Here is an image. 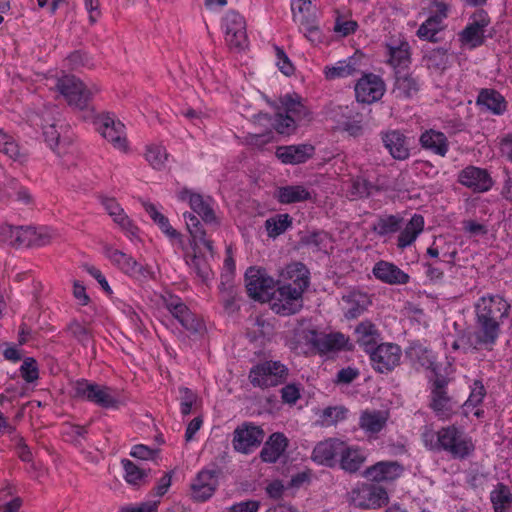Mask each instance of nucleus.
Masks as SVG:
<instances>
[{
  "label": "nucleus",
  "mask_w": 512,
  "mask_h": 512,
  "mask_svg": "<svg viewBox=\"0 0 512 512\" xmlns=\"http://www.w3.org/2000/svg\"><path fill=\"white\" fill-rule=\"evenodd\" d=\"M458 182L474 192H487L493 186V180L486 169L467 166L460 171Z\"/></svg>",
  "instance_id": "20"
},
{
  "label": "nucleus",
  "mask_w": 512,
  "mask_h": 512,
  "mask_svg": "<svg viewBox=\"0 0 512 512\" xmlns=\"http://www.w3.org/2000/svg\"><path fill=\"white\" fill-rule=\"evenodd\" d=\"M404 473V467L397 461H379L367 467L363 476L374 483H391Z\"/></svg>",
  "instance_id": "18"
},
{
  "label": "nucleus",
  "mask_w": 512,
  "mask_h": 512,
  "mask_svg": "<svg viewBox=\"0 0 512 512\" xmlns=\"http://www.w3.org/2000/svg\"><path fill=\"white\" fill-rule=\"evenodd\" d=\"M374 185L363 176H358L352 180L351 194L356 198H364L371 194Z\"/></svg>",
  "instance_id": "61"
},
{
  "label": "nucleus",
  "mask_w": 512,
  "mask_h": 512,
  "mask_svg": "<svg viewBox=\"0 0 512 512\" xmlns=\"http://www.w3.org/2000/svg\"><path fill=\"white\" fill-rule=\"evenodd\" d=\"M19 372L25 382L34 383L39 379L38 362L33 357H26L19 368Z\"/></svg>",
  "instance_id": "59"
},
{
  "label": "nucleus",
  "mask_w": 512,
  "mask_h": 512,
  "mask_svg": "<svg viewBox=\"0 0 512 512\" xmlns=\"http://www.w3.org/2000/svg\"><path fill=\"white\" fill-rule=\"evenodd\" d=\"M311 0H291V10L294 22H302L310 17Z\"/></svg>",
  "instance_id": "60"
},
{
  "label": "nucleus",
  "mask_w": 512,
  "mask_h": 512,
  "mask_svg": "<svg viewBox=\"0 0 512 512\" xmlns=\"http://www.w3.org/2000/svg\"><path fill=\"white\" fill-rule=\"evenodd\" d=\"M345 441L338 438H328L319 442L313 449L312 460L326 467H335L338 463Z\"/></svg>",
  "instance_id": "19"
},
{
  "label": "nucleus",
  "mask_w": 512,
  "mask_h": 512,
  "mask_svg": "<svg viewBox=\"0 0 512 512\" xmlns=\"http://www.w3.org/2000/svg\"><path fill=\"white\" fill-rule=\"evenodd\" d=\"M490 501L494 512H510L512 493L509 487L503 483H498L490 492Z\"/></svg>",
  "instance_id": "45"
},
{
  "label": "nucleus",
  "mask_w": 512,
  "mask_h": 512,
  "mask_svg": "<svg viewBox=\"0 0 512 512\" xmlns=\"http://www.w3.org/2000/svg\"><path fill=\"white\" fill-rule=\"evenodd\" d=\"M389 419V412L366 409L359 416V428L369 439H377Z\"/></svg>",
  "instance_id": "25"
},
{
  "label": "nucleus",
  "mask_w": 512,
  "mask_h": 512,
  "mask_svg": "<svg viewBox=\"0 0 512 512\" xmlns=\"http://www.w3.org/2000/svg\"><path fill=\"white\" fill-rule=\"evenodd\" d=\"M245 283L249 297L260 302L269 301L277 285L267 270L258 266L246 270Z\"/></svg>",
  "instance_id": "9"
},
{
  "label": "nucleus",
  "mask_w": 512,
  "mask_h": 512,
  "mask_svg": "<svg viewBox=\"0 0 512 512\" xmlns=\"http://www.w3.org/2000/svg\"><path fill=\"white\" fill-rule=\"evenodd\" d=\"M490 24V17L484 10L474 12L465 26L458 34V40L462 47L475 49L485 41L486 28Z\"/></svg>",
  "instance_id": "12"
},
{
  "label": "nucleus",
  "mask_w": 512,
  "mask_h": 512,
  "mask_svg": "<svg viewBox=\"0 0 512 512\" xmlns=\"http://www.w3.org/2000/svg\"><path fill=\"white\" fill-rule=\"evenodd\" d=\"M347 409L343 406H329L322 409L318 414V423L324 427L336 425L347 416Z\"/></svg>",
  "instance_id": "55"
},
{
  "label": "nucleus",
  "mask_w": 512,
  "mask_h": 512,
  "mask_svg": "<svg viewBox=\"0 0 512 512\" xmlns=\"http://www.w3.org/2000/svg\"><path fill=\"white\" fill-rule=\"evenodd\" d=\"M402 226V218L395 215L380 217L373 225L372 230L379 236L396 233Z\"/></svg>",
  "instance_id": "56"
},
{
  "label": "nucleus",
  "mask_w": 512,
  "mask_h": 512,
  "mask_svg": "<svg viewBox=\"0 0 512 512\" xmlns=\"http://www.w3.org/2000/svg\"><path fill=\"white\" fill-rule=\"evenodd\" d=\"M304 294L300 290L277 282L271 301L272 310L278 315L289 316L298 313L303 308Z\"/></svg>",
  "instance_id": "10"
},
{
  "label": "nucleus",
  "mask_w": 512,
  "mask_h": 512,
  "mask_svg": "<svg viewBox=\"0 0 512 512\" xmlns=\"http://www.w3.org/2000/svg\"><path fill=\"white\" fill-rule=\"evenodd\" d=\"M217 477L214 471L203 470L194 479V501H206L215 492Z\"/></svg>",
  "instance_id": "39"
},
{
  "label": "nucleus",
  "mask_w": 512,
  "mask_h": 512,
  "mask_svg": "<svg viewBox=\"0 0 512 512\" xmlns=\"http://www.w3.org/2000/svg\"><path fill=\"white\" fill-rule=\"evenodd\" d=\"M387 63L395 74L403 73L411 64V47L405 39L391 40L386 44Z\"/></svg>",
  "instance_id": "21"
},
{
  "label": "nucleus",
  "mask_w": 512,
  "mask_h": 512,
  "mask_svg": "<svg viewBox=\"0 0 512 512\" xmlns=\"http://www.w3.org/2000/svg\"><path fill=\"white\" fill-rule=\"evenodd\" d=\"M411 168L417 175H423L427 178H434L439 174V169L428 160L417 159L413 161Z\"/></svg>",
  "instance_id": "62"
},
{
  "label": "nucleus",
  "mask_w": 512,
  "mask_h": 512,
  "mask_svg": "<svg viewBox=\"0 0 512 512\" xmlns=\"http://www.w3.org/2000/svg\"><path fill=\"white\" fill-rule=\"evenodd\" d=\"M55 87L69 106L81 111L90 110V102L99 92L96 85L87 86L82 80L71 74H64L57 78Z\"/></svg>",
  "instance_id": "5"
},
{
  "label": "nucleus",
  "mask_w": 512,
  "mask_h": 512,
  "mask_svg": "<svg viewBox=\"0 0 512 512\" xmlns=\"http://www.w3.org/2000/svg\"><path fill=\"white\" fill-rule=\"evenodd\" d=\"M445 28L444 20L430 15L418 28L417 36L421 40L436 41V35Z\"/></svg>",
  "instance_id": "50"
},
{
  "label": "nucleus",
  "mask_w": 512,
  "mask_h": 512,
  "mask_svg": "<svg viewBox=\"0 0 512 512\" xmlns=\"http://www.w3.org/2000/svg\"><path fill=\"white\" fill-rule=\"evenodd\" d=\"M402 350L394 343H381L369 353L373 369L379 373H388L400 364Z\"/></svg>",
  "instance_id": "15"
},
{
  "label": "nucleus",
  "mask_w": 512,
  "mask_h": 512,
  "mask_svg": "<svg viewBox=\"0 0 512 512\" xmlns=\"http://www.w3.org/2000/svg\"><path fill=\"white\" fill-rule=\"evenodd\" d=\"M265 229L268 237L275 239L292 226V218L289 214H276L265 221Z\"/></svg>",
  "instance_id": "49"
},
{
  "label": "nucleus",
  "mask_w": 512,
  "mask_h": 512,
  "mask_svg": "<svg viewBox=\"0 0 512 512\" xmlns=\"http://www.w3.org/2000/svg\"><path fill=\"white\" fill-rule=\"evenodd\" d=\"M145 212L149 215L152 221L159 227V229L168 237L171 241L177 243L180 248L184 249V242L181 233L174 229L169 222V219L161 213L156 205L153 203L146 202L143 204Z\"/></svg>",
  "instance_id": "33"
},
{
  "label": "nucleus",
  "mask_w": 512,
  "mask_h": 512,
  "mask_svg": "<svg viewBox=\"0 0 512 512\" xmlns=\"http://www.w3.org/2000/svg\"><path fill=\"white\" fill-rule=\"evenodd\" d=\"M0 152L13 161L22 162L26 158L16 139L2 128H0Z\"/></svg>",
  "instance_id": "47"
},
{
  "label": "nucleus",
  "mask_w": 512,
  "mask_h": 512,
  "mask_svg": "<svg viewBox=\"0 0 512 512\" xmlns=\"http://www.w3.org/2000/svg\"><path fill=\"white\" fill-rule=\"evenodd\" d=\"M104 255L122 273L131 278L141 280L150 275V271L147 267L138 263L131 255L111 245L104 246Z\"/></svg>",
  "instance_id": "14"
},
{
  "label": "nucleus",
  "mask_w": 512,
  "mask_h": 512,
  "mask_svg": "<svg viewBox=\"0 0 512 512\" xmlns=\"http://www.w3.org/2000/svg\"><path fill=\"white\" fill-rule=\"evenodd\" d=\"M288 376V368L280 361H265L254 366L249 380L255 387L269 388L282 384Z\"/></svg>",
  "instance_id": "11"
},
{
  "label": "nucleus",
  "mask_w": 512,
  "mask_h": 512,
  "mask_svg": "<svg viewBox=\"0 0 512 512\" xmlns=\"http://www.w3.org/2000/svg\"><path fill=\"white\" fill-rule=\"evenodd\" d=\"M486 395V389L480 380H475L470 386V394L468 399L463 404V414L468 417L473 415L480 418L484 415V410L481 408L483 399Z\"/></svg>",
  "instance_id": "38"
},
{
  "label": "nucleus",
  "mask_w": 512,
  "mask_h": 512,
  "mask_svg": "<svg viewBox=\"0 0 512 512\" xmlns=\"http://www.w3.org/2000/svg\"><path fill=\"white\" fill-rule=\"evenodd\" d=\"M167 308L184 329L192 328V313L180 298L171 297L167 302Z\"/></svg>",
  "instance_id": "46"
},
{
  "label": "nucleus",
  "mask_w": 512,
  "mask_h": 512,
  "mask_svg": "<svg viewBox=\"0 0 512 512\" xmlns=\"http://www.w3.org/2000/svg\"><path fill=\"white\" fill-rule=\"evenodd\" d=\"M367 459L366 452L355 445H348L344 442L338 464L340 468L348 473H356L363 466Z\"/></svg>",
  "instance_id": "29"
},
{
  "label": "nucleus",
  "mask_w": 512,
  "mask_h": 512,
  "mask_svg": "<svg viewBox=\"0 0 512 512\" xmlns=\"http://www.w3.org/2000/svg\"><path fill=\"white\" fill-rule=\"evenodd\" d=\"M93 124L101 136L120 151L128 150L125 125L113 113L102 112L93 115Z\"/></svg>",
  "instance_id": "8"
},
{
  "label": "nucleus",
  "mask_w": 512,
  "mask_h": 512,
  "mask_svg": "<svg viewBox=\"0 0 512 512\" xmlns=\"http://www.w3.org/2000/svg\"><path fill=\"white\" fill-rule=\"evenodd\" d=\"M352 501L357 507L376 509L388 502V493L383 487L363 484L352 490Z\"/></svg>",
  "instance_id": "17"
},
{
  "label": "nucleus",
  "mask_w": 512,
  "mask_h": 512,
  "mask_svg": "<svg viewBox=\"0 0 512 512\" xmlns=\"http://www.w3.org/2000/svg\"><path fill=\"white\" fill-rule=\"evenodd\" d=\"M173 471L165 472L164 475L157 481L155 487L149 493L148 501H157V506L161 502V498L168 492L172 484Z\"/></svg>",
  "instance_id": "58"
},
{
  "label": "nucleus",
  "mask_w": 512,
  "mask_h": 512,
  "mask_svg": "<svg viewBox=\"0 0 512 512\" xmlns=\"http://www.w3.org/2000/svg\"><path fill=\"white\" fill-rule=\"evenodd\" d=\"M424 218L420 214H414L405 227L400 231L397 239V246L404 249L414 243L424 229Z\"/></svg>",
  "instance_id": "40"
},
{
  "label": "nucleus",
  "mask_w": 512,
  "mask_h": 512,
  "mask_svg": "<svg viewBox=\"0 0 512 512\" xmlns=\"http://www.w3.org/2000/svg\"><path fill=\"white\" fill-rule=\"evenodd\" d=\"M220 29L230 50L240 52L248 47L247 22L237 10L229 9L222 15Z\"/></svg>",
  "instance_id": "7"
},
{
  "label": "nucleus",
  "mask_w": 512,
  "mask_h": 512,
  "mask_svg": "<svg viewBox=\"0 0 512 512\" xmlns=\"http://www.w3.org/2000/svg\"><path fill=\"white\" fill-rule=\"evenodd\" d=\"M121 464L124 469L123 477L128 484L140 486L146 482L149 470L139 467L129 459H122Z\"/></svg>",
  "instance_id": "51"
},
{
  "label": "nucleus",
  "mask_w": 512,
  "mask_h": 512,
  "mask_svg": "<svg viewBox=\"0 0 512 512\" xmlns=\"http://www.w3.org/2000/svg\"><path fill=\"white\" fill-rule=\"evenodd\" d=\"M275 55L276 65L278 66L279 70L287 76L293 74L294 66L291 63L290 59L288 58L287 54L284 52V50L276 46Z\"/></svg>",
  "instance_id": "64"
},
{
  "label": "nucleus",
  "mask_w": 512,
  "mask_h": 512,
  "mask_svg": "<svg viewBox=\"0 0 512 512\" xmlns=\"http://www.w3.org/2000/svg\"><path fill=\"white\" fill-rule=\"evenodd\" d=\"M100 202L107 213L113 218V221L117 220L123 214H125L123 208L113 197L100 196Z\"/></svg>",
  "instance_id": "63"
},
{
  "label": "nucleus",
  "mask_w": 512,
  "mask_h": 512,
  "mask_svg": "<svg viewBox=\"0 0 512 512\" xmlns=\"http://www.w3.org/2000/svg\"><path fill=\"white\" fill-rule=\"evenodd\" d=\"M431 408L441 419H449L452 414L451 399L447 391L431 392Z\"/></svg>",
  "instance_id": "54"
},
{
  "label": "nucleus",
  "mask_w": 512,
  "mask_h": 512,
  "mask_svg": "<svg viewBox=\"0 0 512 512\" xmlns=\"http://www.w3.org/2000/svg\"><path fill=\"white\" fill-rule=\"evenodd\" d=\"M88 432L89 424L79 425L71 422L62 423L60 430L62 439L76 448L82 447L83 441L87 439Z\"/></svg>",
  "instance_id": "42"
},
{
  "label": "nucleus",
  "mask_w": 512,
  "mask_h": 512,
  "mask_svg": "<svg viewBox=\"0 0 512 512\" xmlns=\"http://www.w3.org/2000/svg\"><path fill=\"white\" fill-rule=\"evenodd\" d=\"M168 157L166 148L161 144H150L146 147L145 159L156 170L166 168Z\"/></svg>",
  "instance_id": "53"
},
{
  "label": "nucleus",
  "mask_w": 512,
  "mask_h": 512,
  "mask_svg": "<svg viewBox=\"0 0 512 512\" xmlns=\"http://www.w3.org/2000/svg\"><path fill=\"white\" fill-rule=\"evenodd\" d=\"M343 120H338V129L347 132L350 136L359 137L363 133V117L359 113H353L347 107L342 113Z\"/></svg>",
  "instance_id": "48"
},
{
  "label": "nucleus",
  "mask_w": 512,
  "mask_h": 512,
  "mask_svg": "<svg viewBox=\"0 0 512 512\" xmlns=\"http://www.w3.org/2000/svg\"><path fill=\"white\" fill-rule=\"evenodd\" d=\"M384 147L395 160L403 161L410 157L407 137L399 130H388L381 133Z\"/></svg>",
  "instance_id": "26"
},
{
  "label": "nucleus",
  "mask_w": 512,
  "mask_h": 512,
  "mask_svg": "<svg viewBox=\"0 0 512 512\" xmlns=\"http://www.w3.org/2000/svg\"><path fill=\"white\" fill-rule=\"evenodd\" d=\"M419 144L424 150L431 151L435 155L445 157L449 151L447 136L435 129H426L420 134Z\"/></svg>",
  "instance_id": "30"
},
{
  "label": "nucleus",
  "mask_w": 512,
  "mask_h": 512,
  "mask_svg": "<svg viewBox=\"0 0 512 512\" xmlns=\"http://www.w3.org/2000/svg\"><path fill=\"white\" fill-rule=\"evenodd\" d=\"M279 283L306 292L310 286V271L301 262L287 264L279 274Z\"/></svg>",
  "instance_id": "22"
},
{
  "label": "nucleus",
  "mask_w": 512,
  "mask_h": 512,
  "mask_svg": "<svg viewBox=\"0 0 512 512\" xmlns=\"http://www.w3.org/2000/svg\"><path fill=\"white\" fill-rule=\"evenodd\" d=\"M342 300L346 304L345 317L347 319L359 317L371 305L369 294L356 289L343 295Z\"/></svg>",
  "instance_id": "32"
},
{
  "label": "nucleus",
  "mask_w": 512,
  "mask_h": 512,
  "mask_svg": "<svg viewBox=\"0 0 512 512\" xmlns=\"http://www.w3.org/2000/svg\"><path fill=\"white\" fill-rule=\"evenodd\" d=\"M72 392L74 398L90 402L104 409H118L121 404L113 388L84 378L73 382Z\"/></svg>",
  "instance_id": "6"
},
{
  "label": "nucleus",
  "mask_w": 512,
  "mask_h": 512,
  "mask_svg": "<svg viewBox=\"0 0 512 512\" xmlns=\"http://www.w3.org/2000/svg\"><path fill=\"white\" fill-rule=\"evenodd\" d=\"M419 90V82L409 73L395 74L393 93L397 98H411Z\"/></svg>",
  "instance_id": "44"
},
{
  "label": "nucleus",
  "mask_w": 512,
  "mask_h": 512,
  "mask_svg": "<svg viewBox=\"0 0 512 512\" xmlns=\"http://www.w3.org/2000/svg\"><path fill=\"white\" fill-rule=\"evenodd\" d=\"M474 308L477 330L469 335V344L475 350H491L499 338L501 325L509 316L510 304L499 294H486L476 301Z\"/></svg>",
  "instance_id": "1"
},
{
  "label": "nucleus",
  "mask_w": 512,
  "mask_h": 512,
  "mask_svg": "<svg viewBox=\"0 0 512 512\" xmlns=\"http://www.w3.org/2000/svg\"><path fill=\"white\" fill-rule=\"evenodd\" d=\"M15 247H40L50 242V235L44 229L30 226H17Z\"/></svg>",
  "instance_id": "28"
},
{
  "label": "nucleus",
  "mask_w": 512,
  "mask_h": 512,
  "mask_svg": "<svg viewBox=\"0 0 512 512\" xmlns=\"http://www.w3.org/2000/svg\"><path fill=\"white\" fill-rule=\"evenodd\" d=\"M276 198L281 204H292L309 200L311 193L303 185H287L277 189Z\"/></svg>",
  "instance_id": "41"
},
{
  "label": "nucleus",
  "mask_w": 512,
  "mask_h": 512,
  "mask_svg": "<svg viewBox=\"0 0 512 512\" xmlns=\"http://www.w3.org/2000/svg\"><path fill=\"white\" fill-rule=\"evenodd\" d=\"M217 204L210 196L194 193V213L207 225L218 226L220 221L216 215Z\"/></svg>",
  "instance_id": "37"
},
{
  "label": "nucleus",
  "mask_w": 512,
  "mask_h": 512,
  "mask_svg": "<svg viewBox=\"0 0 512 512\" xmlns=\"http://www.w3.org/2000/svg\"><path fill=\"white\" fill-rule=\"evenodd\" d=\"M372 274L378 281L388 285H405L410 281L408 273L386 260L377 261L372 268Z\"/></svg>",
  "instance_id": "23"
},
{
  "label": "nucleus",
  "mask_w": 512,
  "mask_h": 512,
  "mask_svg": "<svg viewBox=\"0 0 512 512\" xmlns=\"http://www.w3.org/2000/svg\"><path fill=\"white\" fill-rule=\"evenodd\" d=\"M315 147L312 144L301 143L279 146L275 155L285 165H298L307 162L313 157Z\"/></svg>",
  "instance_id": "24"
},
{
  "label": "nucleus",
  "mask_w": 512,
  "mask_h": 512,
  "mask_svg": "<svg viewBox=\"0 0 512 512\" xmlns=\"http://www.w3.org/2000/svg\"><path fill=\"white\" fill-rule=\"evenodd\" d=\"M202 247L212 257V242L205 238V232L201 230L199 224L194 223V272H196L204 281H207L210 278L211 270L208 267L206 260L201 261L196 255V250L201 252Z\"/></svg>",
  "instance_id": "27"
},
{
  "label": "nucleus",
  "mask_w": 512,
  "mask_h": 512,
  "mask_svg": "<svg viewBox=\"0 0 512 512\" xmlns=\"http://www.w3.org/2000/svg\"><path fill=\"white\" fill-rule=\"evenodd\" d=\"M288 446L287 437L280 432L269 436L260 452V458L266 463H275L284 454Z\"/></svg>",
  "instance_id": "34"
},
{
  "label": "nucleus",
  "mask_w": 512,
  "mask_h": 512,
  "mask_svg": "<svg viewBox=\"0 0 512 512\" xmlns=\"http://www.w3.org/2000/svg\"><path fill=\"white\" fill-rule=\"evenodd\" d=\"M477 105L484 107L493 115L501 116L508 110L505 97L495 89L484 88L477 97Z\"/></svg>",
  "instance_id": "36"
},
{
  "label": "nucleus",
  "mask_w": 512,
  "mask_h": 512,
  "mask_svg": "<svg viewBox=\"0 0 512 512\" xmlns=\"http://www.w3.org/2000/svg\"><path fill=\"white\" fill-rule=\"evenodd\" d=\"M65 332L73 337L82 346H86L92 338V333L85 325L81 324L78 320H71L66 328Z\"/></svg>",
  "instance_id": "57"
},
{
  "label": "nucleus",
  "mask_w": 512,
  "mask_h": 512,
  "mask_svg": "<svg viewBox=\"0 0 512 512\" xmlns=\"http://www.w3.org/2000/svg\"><path fill=\"white\" fill-rule=\"evenodd\" d=\"M274 117L268 114H259L256 120L259 123H268L273 129L282 135L293 134L297 127L311 120V112L303 103L302 98L296 94H285L280 97L276 105Z\"/></svg>",
  "instance_id": "3"
},
{
  "label": "nucleus",
  "mask_w": 512,
  "mask_h": 512,
  "mask_svg": "<svg viewBox=\"0 0 512 512\" xmlns=\"http://www.w3.org/2000/svg\"><path fill=\"white\" fill-rule=\"evenodd\" d=\"M295 336L299 343L304 344L309 350L320 355H330L343 350H350L349 338L341 332L323 333L313 328H305L302 325L295 330Z\"/></svg>",
  "instance_id": "4"
},
{
  "label": "nucleus",
  "mask_w": 512,
  "mask_h": 512,
  "mask_svg": "<svg viewBox=\"0 0 512 512\" xmlns=\"http://www.w3.org/2000/svg\"><path fill=\"white\" fill-rule=\"evenodd\" d=\"M406 356L414 366L431 370L432 372H436L438 369L434 352L418 342L412 343L407 348Z\"/></svg>",
  "instance_id": "31"
},
{
  "label": "nucleus",
  "mask_w": 512,
  "mask_h": 512,
  "mask_svg": "<svg viewBox=\"0 0 512 512\" xmlns=\"http://www.w3.org/2000/svg\"><path fill=\"white\" fill-rule=\"evenodd\" d=\"M386 91L383 79L375 74H364L355 85V96L358 102L372 104L379 101Z\"/></svg>",
  "instance_id": "16"
},
{
  "label": "nucleus",
  "mask_w": 512,
  "mask_h": 512,
  "mask_svg": "<svg viewBox=\"0 0 512 512\" xmlns=\"http://www.w3.org/2000/svg\"><path fill=\"white\" fill-rule=\"evenodd\" d=\"M355 336L357 343L367 354L379 345L381 339L376 325L369 320H364L356 326Z\"/></svg>",
  "instance_id": "35"
},
{
  "label": "nucleus",
  "mask_w": 512,
  "mask_h": 512,
  "mask_svg": "<svg viewBox=\"0 0 512 512\" xmlns=\"http://www.w3.org/2000/svg\"><path fill=\"white\" fill-rule=\"evenodd\" d=\"M358 70V60L356 57L351 56L347 59L340 60L333 66H326L324 68L325 78L334 80L337 78H345L353 75Z\"/></svg>",
  "instance_id": "43"
},
{
  "label": "nucleus",
  "mask_w": 512,
  "mask_h": 512,
  "mask_svg": "<svg viewBox=\"0 0 512 512\" xmlns=\"http://www.w3.org/2000/svg\"><path fill=\"white\" fill-rule=\"evenodd\" d=\"M264 436L260 426L244 422L234 430L232 445L235 451L248 455L261 445Z\"/></svg>",
  "instance_id": "13"
},
{
  "label": "nucleus",
  "mask_w": 512,
  "mask_h": 512,
  "mask_svg": "<svg viewBox=\"0 0 512 512\" xmlns=\"http://www.w3.org/2000/svg\"><path fill=\"white\" fill-rule=\"evenodd\" d=\"M424 60L429 69L443 71L450 66L451 55L447 49L434 48L425 54Z\"/></svg>",
  "instance_id": "52"
},
{
  "label": "nucleus",
  "mask_w": 512,
  "mask_h": 512,
  "mask_svg": "<svg viewBox=\"0 0 512 512\" xmlns=\"http://www.w3.org/2000/svg\"><path fill=\"white\" fill-rule=\"evenodd\" d=\"M422 441L426 449L445 453L453 459L464 460L473 455L475 443L463 427L450 424L437 431L426 429L422 433Z\"/></svg>",
  "instance_id": "2"
}]
</instances>
